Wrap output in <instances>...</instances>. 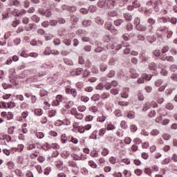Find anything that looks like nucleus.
I'll use <instances>...</instances> for the list:
<instances>
[{"instance_id": "nucleus-35", "label": "nucleus", "mask_w": 177, "mask_h": 177, "mask_svg": "<svg viewBox=\"0 0 177 177\" xmlns=\"http://www.w3.org/2000/svg\"><path fill=\"white\" fill-rule=\"evenodd\" d=\"M61 142L62 143H67V136L66 134H62L61 136Z\"/></svg>"}, {"instance_id": "nucleus-54", "label": "nucleus", "mask_w": 177, "mask_h": 177, "mask_svg": "<svg viewBox=\"0 0 177 177\" xmlns=\"http://www.w3.org/2000/svg\"><path fill=\"white\" fill-rule=\"evenodd\" d=\"M83 49L85 52H91L92 50V46L87 45Z\"/></svg>"}, {"instance_id": "nucleus-23", "label": "nucleus", "mask_w": 177, "mask_h": 177, "mask_svg": "<svg viewBox=\"0 0 177 177\" xmlns=\"http://www.w3.org/2000/svg\"><path fill=\"white\" fill-rule=\"evenodd\" d=\"M7 106L8 109H15V106H16V103L14 102L10 101L7 103Z\"/></svg>"}, {"instance_id": "nucleus-32", "label": "nucleus", "mask_w": 177, "mask_h": 177, "mask_svg": "<svg viewBox=\"0 0 177 177\" xmlns=\"http://www.w3.org/2000/svg\"><path fill=\"white\" fill-rule=\"evenodd\" d=\"M32 19L33 21H35V23H39V21L41 20V18H39L38 16L35 15L32 17Z\"/></svg>"}, {"instance_id": "nucleus-9", "label": "nucleus", "mask_w": 177, "mask_h": 177, "mask_svg": "<svg viewBox=\"0 0 177 177\" xmlns=\"http://www.w3.org/2000/svg\"><path fill=\"white\" fill-rule=\"evenodd\" d=\"M127 117L129 120H133L135 118V112L133 111H129L127 112Z\"/></svg>"}, {"instance_id": "nucleus-47", "label": "nucleus", "mask_w": 177, "mask_h": 177, "mask_svg": "<svg viewBox=\"0 0 177 177\" xmlns=\"http://www.w3.org/2000/svg\"><path fill=\"white\" fill-rule=\"evenodd\" d=\"M153 9L155 12H160V8L158 7V3L157 1L153 3Z\"/></svg>"}, {"instance_id": "nucleus-51", "label": "nucleus", "mask_w": 177, "mask_h": 177, "mask_svg": "<svg viewBox=\"0 0 177 177\" xmlns=\"http://www.w3.org/2000/svg\"><path fill=\"white\" fill-rule=\"evenodd\" d=\"M131 142H132V138H131L130 137L125 138L124 143L126 145H131Z\"/></svg>"}, {"instance_id": "nucleus-49", "label": "nucleus", "mask_w": 177, "mask_h": 177, "mask_svg": "<svg viewBox=\"0 0 177 177\" xmlns=\"http://www.w3.org/2000/svg\"><path fill=\"white\" fill-rule=\"evenodd\" d=\"M64 62L66 64H67L68 66H73V61L70 60V59H64Z\"/></svg>"}, {"instance_id": "nucleus-46", "label": "nucleus", "mask_w": 177, "mask_h": 177, "mask_svg": "<svg viewBox=\"0 0 177 177\" xmlns=\"http://www.w3.org/2000/svg\"><path fill=\"white\" fill-rule=\"evenodd\" d=\"M130 130L131 132H136V131H138V127H136L135 124H131L130 126Z\"/></svg>"}, {"instance_id": "nucleus-33", "label": "nucleus", "mask_w": 177, "mask_h": 177, "mask_svg": "<svg viewBox=\"0 0 177 177\" xmlns=\"http://www.w3.org/2000/svg\"><path fill=\"white\" fill-rule=\"evenodd\" d=\"M134 174H136V175H137V176H140V175H142V174H143V171L140 169H136L134 170Z\"/></svg>"}, {"instance_id": "nucleus-4", "label": "nucleus", "mask_w": 177, "mask_h": 177, "mask_svg": "<svg viewBox=\"0 0 177 177\" xmlns=\"http://www.w3.org/2000/svg\"><path fill=\"white\" fill-rule=\"evenodd\" d=\"M55 99V101L53 102V106H59V104H60V102H63V95L60 94L57 95Z\"/></svg>"}, {"instance_id": "nucleus-40", "label": "nucleus", "mask_w": 177, "mask_h": 177, "mask_svg": "<svg viewBox=\"0 0 177 177\" xmlns=\"http://www.w3.org/2000/svg\"><path fill=\"white\" fill-rule=\"evenodd\" d=\"M35 27H37V24H29V29H26V31H31V30L35 29Z\"/></svg>"}, {"instance_id": "nucleus-57", "label": "nucleus", "mask_w": 177, "mask_h": 177, "mask_svg": "<svg viewBox=\"0 0 177 177\" xmlns=\"http://www.w3.org/2000/svg\"><path fill=\"white\" fill-rule=\"evenodd\" d=\"M134 24L136 25V27H137V26L140 24V18L139 17H136L134 19Z\"/></svg>"}, {"instance_id": "nucleus-1", "label": "nucleus", "mask_w": 177, "mask_h": 177, "mask_svg": "<svg viewBox=\"0 0 177 177\" xmlns=\"http://www.w3.org/2000/svg\"><path fill=\"white\" fill-rule=\"evenodd\" d=\"M62 10H68V12H70V13H74L75 12H77V7L72 6H69L66 4L62 6Z\"/></svg>"}, {"instance_id": "nucleus-48", "label": "nucleus", "mask_w": 177, "mask_h": 177, "mask_svg": "<svg viewBox=\"0 0 177 177\" xmlns=\"http://www.w3.org/2000/svg\"><path fill=\"white\" fill-rule=\"evenodd\" d=\"M36 136L37 138H38V139H43L45 135L42 132H38V133H36Z\"/></svg>"}, {"instance_id": "nucleus-43", "label": "nucleus", "mask_w": 177, "mask_h": 177, "mask_svg": "<svg viewBox=\"0 0 177 177\" xmlns=\"http://www.w3.org/2000/svg\"><path fill=\"white\" fill-rule=\"evenodd\" d=\"M115 75V71L111 70L109 71V73L107 75L108 78H113Z\"/></svg>"}, {"instance_id": "nucleus-38", "label": "nucleus", "mask_w": 177, "mask_h": 177, "mask_svg": "<svg viewBox=\"0 0 177 177\" xmlns=\"http://www.w3.org/2000/svg\"><path fill=\"white\" fill-rule=\"evenodd\" d=\"M122 23H124V21L122 19H117L114 21L115 26H121V24H122Z\"/></svg>"}, {"instance_id": "nucleus-7", "label": "nucleus", "mask_w": 177, "mask_h": 177, "mask_svg": "<svg viewBox=\"0 0 177 177\" xmlns=\"http://www.w3.org/2000/svg\"><path fill=\"white\" fill-rule=\"evenodd\" d=\"M71 21H73V26L77 24L78 21H80V17H77L76 15H72L71 17Z\"/></svg>"}, {"instance_id": "nucleus-37", "label": "nucleus", "mask_w": 177, "mask_h": 177, "mask_svg": "<svg viewBox=\"0 0 177 177\" xmlns=\"http://www.w3.org/2000/svg\"><path fill=\"white\" fill-rule=\"evenodd\" d=\"M127 31H132V30H133V25L131 24V22L127 24Z\"/></svg>"}, {"instance_id": "nucleus-53", "label": "nucleus", "mask_w": 177, "mask_h": 177, "mask_svg": "<svg viewBox=\"0 0 177 177\" xmlns=\"http://www.w3.org/2000/svg\"><path fill=\"white\" fill-rule=\"evenodd\" d=\"M116 161H117V158L115 157H114V156L110 157L109 162H111V164L115 165Z\"/></svg>"}, {"instance_id": "nucleus-29", "label": "nucleus", "mask_w": 177, "mask_h": 177, "mask_svg": "<svg viewBox=\"0 0 177 177\" xmlns=\"http://www.w3.org/2000/svg\"><path fill=\"white\" fill-rule=\"evenodd\" d=\"M80 100L81 102H84V103H88V102H89V97L84 95L80 97Z\"/></svg>"}, {"instance_id": "nucleus-64", "label": "nucleus", "mask_w": 177, "mask_h": 177, "mask_svg": "<svg viewBox=\"0 0 177 177\" xmlns=\"http://www.w3.org/2000/svg\"><path fill=\"white\" fill-rule=\"evenodd\" d=\"M35 147H37L35 144H30L27 147V150H32L33 149H35Z\"/></svg>"}, {"instance_id": "nucleus-14", "label": "nucleus", "mask_w": 177, "mask_h": 177, "mask_svg": "<svg viewBox=\"0 0 177 177\" xmlns=\"http://www.w3.org/2000/svg\"><path fill=\"white\" fill-rule=\"evenodd\" d=\"M69 167H72V168H77V169H80V167L77 165V162L74 161L68 162Z\"/></svg>"}, {"instance_id": "nucleus-60", "label": "nucleus", "mask_w": 177, "mask_h": 177, "mask_svg": "<svg viewBox=\"0 0 177 177\" xmlns=\"http://www.w3.org/2000/svg\"><path fill=\"white\" fill-rule=\"evenodd\" d=\"M71 93L73 97H77V89L75 88H72L71 90Z\"/></svg>"}, {"instance_id": "nucleus-2", "label": "nucleus", "mask_w": 177, "mask_h": 177, "mask_svg": "<svg viewBox=\"0 0 177 177\" xmlns=\"http://www.w3.org/2000/svg\"><path fill=\"white\" fill-rule=\"evenodd\" d=\"M149 70L151 71H154V75H157L158 74V72H157V64L154 62H151L148 65Z\"/></svg>"}, {"instance_id": "nucleus-59", "label": "nucleus", "mask_w": 177, "mask_h": 177, "mask_svg": "<svg viewBox=\"0 0 177 177\" xmlns=\"http://www.w3.org/2000/svg\"><path fill=\"white\" fill-rule=\"evenodd\" d=\"M162 138L165 140H169V139H171V135L169 134H167V133H164L162 135Z\"/></svg>"}, {"instance_id": "nucleus-12", "label": "nucleus", "mask_w": 177, "mask_h": 177, "mask_svg": "<svg viewBox=\"0 0 177 177\" xmlns=\"http://www.w3.org/2000/svg\"><path fill=\"white\" fill-rule=\"evenodd\" d=\"M9 78H10V84H13L15 88H17V86L19 85V83H17L16 82V80L17 78H15V77H12L10 76H9Z\"/></svg>"}, {"instance_id": "nucleus-45", "label": "nucleus", "mask_w": 177, "mask_h": 177, "mask_svg": "<svg viewBox=\"0 0 177 177\" xmlns=\"http://www.w3.org/2000/svg\"><path fill=\"white\" fill-rule=\"evenodd\" d=\"M153 53L156 57H160V56H161V50H156Z\"/></svg>"}, {"instance_id": "nucleus-28", "label": "nucleus", "mask_w": 177, "mask_h": 177, "mask_svg": "<svg viewBox=\"0 0 177 177\" xmlns=\"http://www.w3.org/2000/svg\"><path fill=\"white\" fill-rule=\"evenodd\" d=\"M77 129L80 133H84V132H85V128L84 126H77Z\"/></svg>"}, {"instance_id": "nucleus-27", "label": "nucleus", "mask_w": 177, "mask_h": 177, "mask_svg": "<svg viewBox=\"0 0 177 177\" xmlns=\"http://www.w3.org/2000/svg\"><path fill=\"white\" fill-rule=\"evenodd\" d=\"M7 165L8 167V169H13V168H15V162L12 161L8 162Z\"/></svg>"}, {"instance_id": "nucleus-39", "label": "nucleus", "mask_w": 177, "mask_h": 177, "mask_svg": "<svg viewBox=\"0 0 177 177\" xmlns=\"http://www.w3.org/2000/svg\"><path fill=\"white\" fill-rule=\"evenodd\" d=\"M120 127L123 129H127L128 128V125H127V122L124 120H122L120 123Z\"/></svg>"}, {"instance_id": "nucleus-10", "label": "nucleus", "mask_w": 177, "mask_h": 177, "mask_svg": "<svg viewBox=\"0 0 177 177\" xmlns=\"http://www.w3.org/2000/svg\"><path fill=\"white\" fill-rule=\"evenodd\" d=\"M91 100H92V102H97V101L100 100V94H94L91 97Z\"/></svg>"}, {"instance_id": "nucleus-30", "label": "nucleus", "mask_w": 177, "mask_h": 177, "mask_svg": "<svg viewBox=\"0 0 177 177\" xmlns=\"http://www.w3.org/2000/svg\"><path fill=\"white\" fill-rule=\"evenodd\" d=\"M95 89H97V91H103V89H104V86L102 83H99L95 87Z\"/></svg>"}, {"instance_id": "nucleus-5", "label": "nucleus", "mask_w": 177, "mask_h": 177, "mask_svg": "<svg viewBox=\"0 0 177 177\" xmlns=\"http://www.w3.org/2000/svg\"><path fill=\"white\" fill-rule=\"evenodd\" d=\"M106 5H107V3L106 2V0H99L97 6L98 8H100L101 9H103L106 7Z\"/></svg>"}, {"instance_id": "nucleus-20", "label": "nucleus", "mask_w": 177, "mask_h": 177, "mask_svg": "<svg viewBox=\"0 0 177 177\" xmlns=\"http://www.w3.org/2000/svg\"><path fill=\"white\" fill-rule=\"evenodd\" d=\"M15 129H16V127L15 126H12L10 127H9L8 129V133H9V135H13V133H15Z\"/></svg>"}, {"instance_id": "nucleus-55", "label": "nucleus", "mask_w": 177, "mask_h": 177, "mask_svg": "<svg viewBox=\"0 0 177 177\" xmlns=\"http://www.w3.org/2000/svg\"><path fill=\"white\" fill-rule=\"evenodd\" d=\"M165 109H167V110H174V104H172L171 103H169L166 104Z\"/></svg>"}, {"instance_id": "nucleus-61", "label": "nucleus", "mask_w": 177, "mask_h": 177, "mask_svg": "<svg viewBox=\"0 0 177 177\" xmlns=\"http://www.w3.org/2000/svg\"><path fill=\"white\" fill-rule=\"evenodd\" d=\"M141 157L144 160H147V158H149V154L147 153H146V152H142L141 153Z\"/></svg>"}, {"instance_id": "nucleus-17", "label": "nucleus", "mask_w": 177, "mask_h": 177, "mask_svg": "<svg viewBox=\"0 0 177 177\" xmlns=\"http://www.w3.org/2000/svg\"><path fill=\"white\" fill-rule=\"evenodd\" d=\"M9 73H10L12 78H17L16 75V69L11 68L9 70Z\"/></svg>"}, {"instance_id": "nucleus-58", "label": "nucleus", "mask_w": 177, "mask_h": 177, "mask_svg": "<svg viewBox=\"0 0 177 177\" xmlns=\"http://www.w3.org/2000/svg\"><path fill=\"white\" fill-rule=\"evenodd\" d=\"M170 71H171L173 73H175V71H177V65L173 64L170 66Z\"/></svg>"}, {"instance_id": "nucleus-22", "label": "nucleus", "mask_w": 177, "mask_h": 177, "mask_svg": "<svg viewBox=\"0 0 177 177\" xmlns=\"http://www.w3.org/2000/svg\"><path fill=\"white\" fill-rule=\"evenodd\" d=\"M55 115H56V110L52 109L48 111V117H50V118L55 117Z\"/></svg>"}, {"instance_id": "nucleus-15", "label": "nucleus", "mask_w": 177, "mask_h": 177, "mask_svg": "<svg viewBox=\"0 0 177 177\" xmlns=\"http://www.w3.org/2000/svg\"><path fill=\"white\" fill-rule=\"evenodd\" d=\"M95 23H97V24H100L101 26H103V24H104V21L100 17H97L95 18Z\"/></svg>"}, {"instance_id": "nucleus-19", "label": "nucleus", "mask_w": 177, "mask_h": 177, "mask_svg": "<svg viewBox=\"0 0 177 177\" xmlns=\"http://www.w3.org/2000/svg\"><path fill=\"white\" fill-rule=\"evenodd\" d=\"M108 15L111 17H117V16H118V12L115 10H112L108 13Z\"/></svg>"}, {"instance_id": "nucleus-6", "label": "nucleus", "mask_w": 177, "mask_h": 177, "mask_svg": "<svg viewBox=\"0 0 177 177\" xmlns=\"http://www.w3.org/2000/svg\"><path fill=\"white\" fill-rule=\"evenodd\" d=\"M82 24L83 27H89L90 26H92V21L90 19H84Z\"/></svg>"}, {"instance_id": "nucleus-41", "label": "nucleus", "mask_w": 177, "mask_h": 177, "mask_svg": "<svg viewBox=\"0 0 177 177\" xmlns=\"http://www.w3.org/2000/svg\"><path fill=\"white\" fill-rule=\"evenodd\" d=\"M88 165L91 167V168H97V165H96L93 160H90L88 162Z\"/></svg>"}, {"instance_id": "nucleus-11", "label": "nucleus", "mask_w": 177, "mask_h": 177, "mask_svg": "<svg viewBox=\"0 0 177 177\" xmlns=\"http://www.w3.org/2000/svg\"><path fill=\"white\" fill-rule=\"evenodd\" d=\"M2 86L3 88V89L6 90V89H13V88H15L13 86V85L10 84H8V83H3L2 84Z\"/></svg>"}, {"instance_id": "nucleus-3", "label": "nucleus", "mask_w": 177, "mask_h": 177, "mask_svg": "<svg viewBox=\"0 0 177 177\" xmlns=\"http://www.w3.org/2000/svg\"><path fill=\"white\" fill-rule=\"evenodd\" d=\"M73 111H75V113H73ZM71 114L72 115H75L76 118L78 120H82L84 118V114L82 113H78V111H77V109L72 108V111H71Z\"/></svg>"}, {"instance_id": "nucleus-44", "label": "nucleus", "mask_w": 177, "mask_h": 177, "mask_svg": "<svg viewBox=\"0 0 177 177\" xmlns=\"http://www.w3.org/2000/svg\"><path fill=\"white\" fill-rule=\"evenodd\" d=\"M77 110L78 111H80V113H84V111H85V110H86V106H80L77 107Z\"/></svg>"}, {"instance_id": "nucleus-56", "label": "nucleus", "mask_w": 177, "mask_h": 177, "mask_svg": "<svg viewBox=\"0 0 177 177\" xmlns=\"http://www.w3.org/2000/svg\"><path fill=\"white\" fill-rule=\"evenodd\" d=\"M89 110L90 111H93V113H97V111H99L95 106H92L89 107Z\"/></svg>"}, {"instance_id": "nucleus-26", "label": "nucleus", "mask_w": 177, "mask_h": 177, "mask_svg": "<svg viewBox=\"0 0 177 177\" xmlns=\"http://www.w3.org/2000/svg\"><path fill=\"white\" fill-rule=\"evenodd\" d=\"M145 174H146L147 175H149V176H151V169H150L149 167H146L144 170Z\"/></svg>"}, {"instance_id": "nucleus-24", "label": "nucleus", "mask_w": 177, "mask_h": 177, "mask_svg": "<svg viewBox=\"0 0 177 177\" xmlns=\"http://www.w3.org/2000/svg\"><path fill=\"white\" fill-rule=\"evenodd\" d=\"M105 27L106 30H109V31H110V30L113 29V24L111 22H106L105 24Z\"/></svg>"}, {"instance_id": "nucleus-36", "label": "nucleus", "mask_w": 177, "mask_h": 177, "mask_svg": "<svg viewBox=\"0 0 177 177\" xmlns=\"http://www.w3.org/2000/svg\"><path fill=\"white\" fill-rule=\"evenodd\" d=\"M109 153V151L107 148H104L102 151L101 152L102 156H104V157H106Z\"/></svg>"}, {"instance_id": "nucleus-50", "label": "nucleus", "mask_w": 177, "mask_h": 177, "mask_svg": "<svg viewBox=\"0 0 177 177\" xmlns=\"http://www.w3.org/2000/svg\"><path fill=\"white\" fill-rule=\"evenodd\" d=\"M82 71H84V69H82V68H76L75 75H81V73H82Z\"/></svg>"}, {"instance_id": "nucleus-18", "label": "nucleus", "mask_w": 177, "mask_h": 177, "mask_svg": "<svg viewBox=\"0 0 177 177\" xmlns=\"http://www.w3.org/2000/svg\"><path fill=\"white\" fill-rule=\"evenodd\" d=\"M43 111L41 109H35V115H38L39 117H41L43 114Z\"/></svg>"}, {"instance_id": "nucleus-16", "label": "nucleus", "mask_w": 177, "mask_h": 177, "mask_svg": "<svg viewBox=\"0 0 177 177\" xmlns=\"http://www.w3.org/2000/svg\"><path fill=\"white\" fill-rule=\"evenodd\" d=\"M136 30H138V31H146V26L140 24L137 26H136Z\"/></svg>"}, {"instance_id": "nucleus-34", "label": "nucleus", "mask_w": 177, "mask_h": 177, "mask_svg": "<svg viewBox=\"0 0 177 177\" xmlns=\"http://www.w3.org/2000/svg\"><path fill=\"white\" fill-rule=\"evenodd\" d=\"M63 44L66 45V46H70L71 45V40L70 39H64L63 40Z\"/></svg>"}, {"instance_id": "nucleus-63", "label": "nucleus", "mask_w": 177, "mask_h": 177, "mask_svg": "<svg viewBox=\"0 0 177 177\" xmlns=\"http://www.w3.org/2000/svg\"><path fill=\"white\" fill-rule=\"evenodd\" d=\"M110 92L112 95H118L119 91H118V89L117 88H112L111 89Z\"/></svg>"}, {"instance_id": "nucleus-42", "label": "nucleus", "mask_w": 177, "mask_h": 177, "mask_svg": "<svg viewBox=\"0 0 177 177\" xmlns=\"http://www.w3.org/2000/svg\"><path fill=\"white\" fill-rule=\"evenodd\" d=\"M88 10L91 13H95V12H96V6H90L88 7Z\"/></svg>"}, {"instance_id": "nucleus-13", "label": "nucleus", "mask_w": 177, "mask_h": 177, "mask_svg": "<svg viewBox=\"0 0 177 177\" xmlns=\"http://www.w3.org/2000/svg\"><path fill=\"white\" fill-rule=\"evenodd\" d=\"M159 114H160V116L162 117V118L163 117H167V115H168V112L165 109H160L159 111Z\"/></svg>"}, {"instance_id": "nucleus-52", "label": "nucleus", "mask_w": 177, "mask_h": 177, "mask_svg": "<svg viewBox=\"0 0 177 177\" xmlns=\"http://www.w3.org/2000/svg\"><path fill=\"white\" fill-rule=\"evenodd\" d=\"M71 156L73 157V160L75 161H80V160H82V158L80 157L77 154H74L73 156L71 155Z\"/></svg>"}, {"instance_id": "nucleus-31", "label": "nucleus", "mask_w": 177, "mask_h": 177, "mask_svg": "<svg viewBox=\"0 0 177 177\" xmlns=\"http://www.w3.org/2000/svg\"><path fill=\"white\" fill-rule=\"evenodd\" d=\"M100 70L102 72L106 71V70H107V65H106L104 64H101L100 66Z\"/></svg>"}, {"instance_id": "nucleus-21", "label": "nucleus", "mask_w": 177, "mask_h": 177, "mask_svg": "<svg viewBox=\"0 0 177 177\" xmlns=\"http://www.w3.org/2000/svg\"><path fill=\"white\" fill-rule=\"evenodd\" d=\"M124 17L127 21H131V20H132V15H131L129 13L124 14Z\"/></svg>"}, {"instance_id": "nucleus-25", "label": "nucleus", "mask_w": 177, "mask_h": 177, "mask_svg": "<svg viewBox=\"0 0 177 177\" xmlns=\"http://www.w3.org/2000/svg\"><path fill=\"white\" fill-rule=\"evenodd\" d=\"M42 149L46 151L49 150V149H51V145H49V142H46V144L42 147Z\"/></svg>"}, {"instance_id": "nucleus-8", "label": "nucleus", "mask_w": 177, "mask_h": 177, "mask_svg": "<svg viewBox=\"0 0 177 177\" xmlns=\"http://www.w3.org/2000/svg\"><path fill=\"white\" fill-rule=\"evenodd\" d=\"M24 149V145L22 144L18 145L17 147H12L11 150H15V151H23V149Z\"/></svg>"}, {"instance_id": "nucleus-62", "label": "nucleus", "mask_w": 177, "mask_h": 177, "mask_svg": "<svg viewBox=\"0 0 177 177\" xmlns=\"http://www.w3.org/2000/svg\"><path fill=\"white\" fill-rule=\"evenodd\" d=\"M62 124L63 125H70L71 124V122L68 118L65 119L63 122H62Z\"/></svg>"}]
</instances>
